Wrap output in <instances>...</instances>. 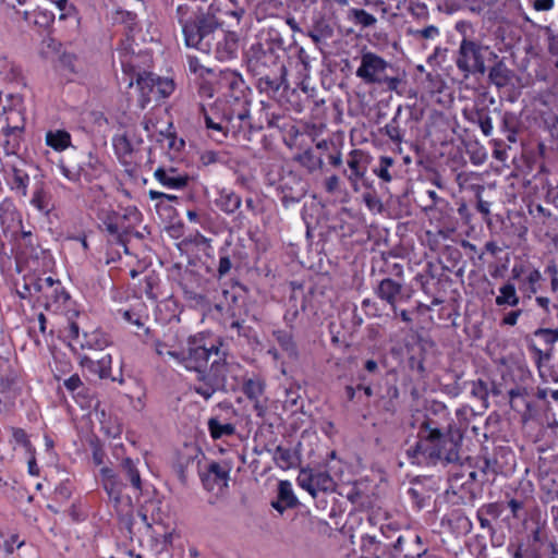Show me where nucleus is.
I'll use <instances>...</instances> for the list:
<instances>
[{
	"mask_svg": "<svg viewBox=\"0 0 558 558\" xmlns=\"http://www.w3.org/2000/svg\"><path fill=\"white\" fill-rule=\"evenodd\" d=\"M2 239L14 241L17 263L24 264L29 271L24 276V288L28 294L43 293L47 299H52V302H47V308L53 305H65L70 301V295L59 280L50 276H40L51 269L52 256L35 245L31 231L22 230L21 214L10 199H3L0 203V241Z\"/></svg>",
	"mask_w": 558,
	"mask_h": 558,
	"instance_id": "1",
	"label": "nucleus"
},
{
	"mask_svg": "<svg viewBox=\"0 0 558 558\" xmlns=\"http://www.w3.org/2000/svg\"><path fill=\"white\" fill-rule=\"evenodd\" d=\"M410 425L417 429V441L407 450L411 464L423 465L438 460L456 462L459 460L460 442L462 433L452 428L447 422L445 407L440 410H416Z\"/></svg>",
	"mask_w": 558,
	"mask_h": 558,
	"instance_id": "2",
	"label": "nucleus"
},
{
	"mask_svg": "<svg viewBox=\"0 0 558 558\" xmlns=\"http://www.w3.org/2000/svg\"><path fill=\"white\" fill-rule=\"evenodd\" d=\"M201 113L208 136L218 143L251 129L250 107L245 99L218 98L207 107L202 106Z\"/></svg>",
	"mask_w": 558,
	"mask_h": 558,
	"instance_id": "3",
	"label": "nucleus"
},
{
	"mask_svg": "<svg viewBox=\"0 0 558 558\" xmlns=\"http://www.w3.org/2000/svg\"><path fill=\"white\" fill-rule=\"evenodd\" d=\"M213 357L210 373L227 372L226 353L221 351L219 339L205 333H197L187 340L186 351L180 352L179 364L189 371L202 373Z\"/></svg>",
	"mask_w": 558,
	"mask_h": 558,
	"instance_id": "4",
	"label": "nucleus"
},
{
	"mask_svg": "<svg viewBox=\"0 0 558 558\" xmlns=\"http://www.w3.org/2000/svg\"><path fill=\"white\" fill-rule=\"evenodd\" d=\"M177 16L186 46L210 53L213 50V34L217 27L213 19L205 17L187 4H180L177 8Z\"/></svg>",
	"mask_w": 558,
	"mask_h": 558,
	"instance_id": "5",
	"label": "nucleus"
},
{
	"mask_svg": "<svg viewBox=\"0 0 558 558\" xmlns=\"http://www.w3.org/2000/svg\"><path fill=\"white\" fill-rule=\"evenodd\" d=\"M392 71V65L383 57L365 51L361 54L355 75L366 85L384 86L392 92L397 90L401 83L398 76L391 74Z\"/></svg>",
	"mask_w": 558,
	"mask_h": 558,
	"instance_id": "6",
	"label": "nucleus"
},
{
	"mask_svg": "<svg viewBox=\"0 0 558 558\" xmlns=\"http://www.w3.org/2000/svg\"><path fill=\"white\" fill-rule=\"evenodd\" d=\"M251 50L254 51V58L258 63L266 66H275L276 73L274 76L267 74L258 80V88L262 93H266L269 96L275 95L286 81L284 65L278 61V56L270 46L264 49L260 44H257L252 46Z\"/></svg>",
	"mask_w": 558,
	"mask_h": 558,
	"instance_id": "7",
	"label": "nucleus"
},
{
	"mask_svg": "<svg viewBox=\"0 0 558 558\" xmlns=\"http://www.w3.org/2000/svg\"><path fill=\"white\" fill-rule=\"evenodd\" d=\"M136 85L140 90L138 104L142 109L151 101L169 97L175 88L173 80L148 72L137 75Z\"/></svg>",
	"mask_w": 558,
	"mask_h": 558,
	"instance_id": "8",
	"label": "nucleus"
},
{
	"mask_svg": "<svg viewBox=\"0 0 558 558\" xmlns=\"http://www.w3.org/2000/svg\"><path fill=\"white\" fill-rule=\"evenodd\" d=\"M456 64L464 73V77H468L470 74H484L483 46L474 40L463 38L458 50Z\"/></svg>",
	"mask_w": 558,
	"mask_h": 558,
	"instance_id": "9",
	"label": "nucleus"
},
{
	"mask_svg": "<svg viewBox=\"0 0 558 558\" xmlns=\"http://www.w3.org/2000/svg\"><path fill=\"white\" fill-rule=\"evenodd\" d=\"M25 129L24 117L19 111H10L5 117L0 131V146L5 155H16L21 147L22 135Z\"/></svg>",
	"mask_w": 558,
	"mask_h": 558,
	"instance_id": "10",
	"label": "nucleus"
},
{
	"mask_svg": "<svg viewBox=\"0 0 558 558\" xmlns=\"http://www.w3.org/2000/svg\"><path fill=\"white\" fill-rule=\"evenodd\" d=\"M215 58L219 61H228L236 58L239 49V40L235 33L226 32L216 27L211 38Z\"/></svg>",
	"mask_w": 558,
	"mask_h": 558,
	"instance_id": "11",
	"label": "nucleus"
},
{
	"mask_svg": "<svg viewBox=\"0 0 558 558\" xmlns=\"http://www.w3.org/2000/svg\"><path fill=\"white\" fill-rule=\"evenodd\" d=\"M393 547L397 551L403 553L404 558H441L433 551L422 549L421 536L413 531L399 535Z\"/></svg>",
	"mask_w": 558,
	"mask_h": 558,
	"instance_id": "12",
	"label": "nucleus"
},
{
	"mask_svg": "<svg viewBox=\"0 0 558 558\" xmlns=\"http://www.w3.org/2000/svg\"><path fill=\"white\" fill-rule=\"evenodd\" d=\"M376 294L380 300L387 302L396 314L397 303L410 299V295H404L402 284L390 278H385L379 282Z\"/></svg>",
	"mask_w": 558,
	"mask_h": 558,
	"instance_id": "13",
	"label": "nucleus"
},
{
	"mask_svg": "<svg viewBox=\"0 0 558 558\" xmlns=\"http://www.w3.org/2000/svg\"><path fill=\"white\" fill-rule=\"evenodd\" d=\"M154 178L165 187L170 190H182L189 183V177L180 173L175 168L159 167L154 172Z\"/></svg>",
	"mask_w": 558,
	"mask_h": 558,
	"instance_id": "14",
	"label": "nucleus"
},
{
	"mask_svg": "<svg viewBox=\"0 0 558 558\" xmlns=\"http://www.w3.org/2000/svg\"><path fill=\"white\" fill-rule=\"evenodd\" d=\"M215 204L221 211L231 215L240 208L242 198L232 189L217 187Z\"/></svg>",
	"mask_w": 558,
	"mask_h": 558,
	"instance_id": "15",
	"label": "nucleus"
},
{
	"mask_svg": "<svg viewBox=\"0 0 558 558\" xmlns=\"http://www.w3.org/2000/svg\"><path fill=\"white\" fill-rule=\"evenodd\" d=\"M100 477L104 489L109 498L118 502L121 497L123 484L117 473L112 469L104 466L100 469Z\"/></svg>",
	"mask_w": 558,
	"mask_h": 558,
	"instance_id": "16",
	"label": "nucleus"
},
{
	"mask_svg": "<svg viewBox=\"0 0 558 558\" xmlns=\"http://www.w3.org/2000/svg\"><path fill=\"white\" fill-rule=\"evenodd\" d=\"M45 144L57 153L72 146V135L64 129H51L45 134Z\"/></svg>",
	"mask_w": 558,
	"mask_h": 558,
	"instance_id": "17",
	"label": "nucleus"
},
{
	"mask_svg": "<svg viewBox=\"0 0 558 558\" xmlns=\"http://www.w3.org/2000/svg\"><path fill=\"white\" fill-rule=\"evenodd\" d=\"M31 204L40 213L48 215L53 209L52 195L45 182H38L34 186Z\"/></svg>",
	"mask_w": 558,
	"mask_h": 558,
	"instance_id": "18",
	"label": "nucleus"
},
{
	"mask_svg": "<svg viewBox=\"0 0 558 558\" xmlns=\"http://www.w3.org/2000/svg\"><path fill=\"white\" fill-rule=\"evenodd\" d=\"M226 373L221 374L210 373L207 376L202 377V381L194 387L196 393L202 396L205 400H208L220 385L225 381Z\"/></svg>",
	"mask_w": 558,
	"mask_h": 558,
	"instance_id": "19",
	"label": "nucleus"
},
{
	"mask_svg": "<svg viewBox=\"0 0 558 558\" xmlns=\"http://www.w3.org/2000/svg\"><path fill=\"white\" fill-rule=\"evenodd\" d=\"M300 485L305 488L312 496H316L318 490H332L333 481L327 473L318 472L311 475L307 482L300 481Z\"/></svg>",
	"mask_w": 558,
	"mask_h": 558,
	"instance_id": "20",
	"label": "nucleus"
},
{
	"mask_svg": "<svg viewBox=\"0 0 558 558\" xmlns=\"http://www.w3.org/2000/svg\"><path fill=\"white\" fill-rule=\"evenodd\" d=\"M296 501L291 483L281 481L278 486V498L271 502V506L278 512L283 513L286 509L294 507Z\"/></svg>",
	"mask_w": 558,
	"mask_h": 558,
	"instance_id": "21",
	"label": "nucleus"
},
{
	"mask_svg": "<svg viewBox=\"0 0 558 558\" xmlns=\"http://www.w3.org/2000/svg\"><path fill=\"white\" fill-rule=\"evenodd\" d=\"M81 364L100 378H108L111 374L112 357L110 354H106L99 360L94 361L84 356Z\"/></svg>",
	"mask_w": 558,
	"mask_h": 558,
	"instance_id": "22",
	"label": "nucleus"
},
{
	"mask_svg": "<svg viewBox=\"0 0 558 558\" xmlns=\"http://www.w3.org/2000/svg\"><path fill=\"white\" fill-rule=\"evenodd\" d=\"M499 294L496 296L495 303L499 307H515L519 302L520 298L517 293L515 284L507 281L502 286L499 287Z\"/></svg>",
	"mask_w": 558,
	"mask_h": 558,
	"instance_id": "23",
	"label": "nucleus"
},
{
	"mask_svg": "<svg viewBox=\"0 0 558 558\" xmlns=\"http://www.w3.org/2000/svg\"><path fill=\"white\" fill-rule=\"evenodd\" d=\"M541 280L542 274L538 269H527L526 276L519 282V289L525 298L531 299L537 292Z\"/></svg>",
	"mask_w": 558,
	"mask_h": 558,
	"instance_id": "24",
	"label": "nucleus"
},
{
	"mask_svg": "<svg viewBox=\"0 0 558 558\" xmlns=\"http://www.w3.org/2000/svg\"><path fill=\"white\" fill-rule=\"evenodd\" d=\"M138 460H133L129 457L122 459L120 468L130 481L132 487L136 490H142V480L138 470Z\"/></svg>",
	"mask_w": 558,
	"mask_h": 558,
	"instance_id": "25",
	"label": "nucleus"
},
{
	"mask_svg": "<svg viewBox=\"0 0 558 558\" xmlns=\"http://www.w3.org/2000/svg\"><path fill=\"white\" fill-rule=\"evenodd\" d=\"M348 167L354 177H364L367 170V156L361 149H353L349 154Z\"/></svg>",
	"mask_w": 558,
	"mask_h": 558,
	"instance_id": "26",
	"label": "nucleus"
},
{
	"mask_svg": "<svg viewBox=\"0 0 558 558\" xmlns=\"http://www.w3.org/2000/svg\"><path fill=\"white\" fill-rule=\"evenodd\" d=\"M207 426L210 437L215 440L232 436L235 433V426L232 423L222 422L218 417H210Z\"/></svg>",
	"mask_w": 558,
	"mask_h": 558,
	"instance_id": "27",
	"label": "nucleus"
},
{
	"mask_svg": "<svg viewBox=\"0 0 558 558\" xmlns=\"http://www.w3.org/2000/svg\"><path fill=\"white\" fill-rule=\"evenodd\" d=\"M58 169L66 180L73 183H80L82 177H84L86 181L93 180L94 173H90L85 167L78 166L76 168H70L62 159L58 163Z\"/></svg>",
	"mask_w": 558,
	"mask_h": 558,
	"instance_id": "28",
	"label": "nucleus"
},
{
	"mask_svg": "<svg viewBox=\"0 0 558 558\" xmlns=\"http://www.w3.org/2000/svg\"><path fill=\"white\" fill-rule=\"evenodd\" d=\"M272 336L281 349L286 351L290 356H295L298 354L296 344L293 340L291 331L277 329L272 331Z\"/></svg>",
	"mask_w": 558,
	"mask_h": 558,
	"instance_id": "29",
	"label": "nucleus"
},
{
	"mask_svg": "<svg viewBox=\"0 0 558 558\" xmlns=\"http://www.w3.org/2000/svg\"><path fill=\"white\" fill-rule=\"evenodd\" d=\"M114 151L120 160L128 162V158L133 151V146L125 134H118L112 138Z\"/></svg>",
	"mask_w": 558,
	"mask_h": 558,
	"instance_id": "30",
	"label": "nucleus"
},
{
	"mask_svg": "<svg viewBox=\"0 0 558 558\" xmlns=\"http://www.w3.org/2000/svg\"><path fill=\"white\" fill-rule=\"evenodd\" d=\"M274 459L276 464L282 470L291 469L296 464V458L292 450L281 446L276 448Z\"/></svg>",
	"mask_w": 558,
	"mask_h": 558,
	"instance_id": "31",
	"label": "nucleus"
},
{
	"mask_svg": "<svg viewBox=\"0 0 558 558\" xmlns=\"http://www.w3.org/2000/svg\"><path fill=\"white\" fill-rule=\"evenodd\" d=\"M230 469L221 463L213 462L208 466V477L218 485L226 486L229 480Z\"/></svg>",
	"mask_w": 558,
	"mask_h": 558,
	"instance_id": "32",
	"label": "nucleus"
},
{
	"mask_svg": "<svg viewBox=\"0 0 558 558\" xmlns=\"http://www.w3.org/2000/svg\"><path fill=\"white\" fill-rule=\"evenodd\" d=\"M80 345L82 348L93 349V350H102L108 345L107 338L100 332H93L90 335H84V341H80Z\"/></svg>",
	"mask_w": 558,
	"mask_h": 558,
	"instance_id": "33",
	"label": "nucleus"
},
{
	"mask_svg": "<svg viewBox=\"0 0 558 558\" xmlns=\"http://www.w3.org/2000/svg\"><path fill=\"white\" fill-rule=\"evenodd\" d=\"M12 184L13 190L20 192L22 196H26L29 184V175L25 171L14 168Z\"/></svg>",
	"mask_w": 558,
	"mask_h": 558,
	"instance_id": "34",
	"label": "nucleus"
},
{
	"mask_svg": "<svg viewBox=\"0 0 558 558\" xmlns=\"http://www.w3.org/2000/svg\"><path fill=\"white\" fill-rule=\"evenodd\" d=\"M264 383L259 379H247L243 385V392L250 399H258L264 393Z\"/></svg>",
	"mask_w": 558,
	"mask_h": 558,
	"instance_id": "35",
	"label": "nucleus"
},
{
	"mask_svg": "<svg viewBox=\"0 0 558 558\" xmlns=\"http://www.w3.org/2000/svg\"><path fill=\"white\" fill-rule=\"evenodd\" d=\"M395 160L389 156H381L379 158V165L376 169H374V173L384 182H390L392 177L389 172V169L393 166Z\"/></svg>",
	"mask_w": 558,
	"mask_h": 558,
	"instance_id": "36",
	"label": "nucleus"
},
{
	"mask_svg": "<svg viewBox=\"0 0 558 558\" xmlns=\"http://www.w3.org/2000/svg\"><path fill=\"white\" fill-rule=\"evenodd\" d=\"M384 133L387 135L393 143L402 142V131L399 126V122L397 117L392 118L389 123H387L384 128Z\"/></svg>",
	"mask_w": 558,
	"mask_h": 558,
	"instance_id": "37",
	"label": "nucleus"
},
{
	"mask_svg": "<svg viewBox=\"0 0 558 558\" xmlns=\"http://www.w3.org/2000/svg\"><path fill=\"white\" fill-rule=\"evenodd\" d=\"M352 15H353L354 22L356 24L362 25L363 27L373 26L377 22L376 17L373 14L368 13L367 11H365L363 9H353Z\"/></svg>",
	"mask_w": 558,
	"mask_h": 558,
	"instance_id": "38",
	"label": "nucleus"
},
{
	"mask_svg": "<svg viewBox=\"0 0 558 558\" xmlns=\"http://www.w3.org/2000/svg\"><path fill=\"white\" fill-rule=\"evenodd\" d=\"M535 337L544 344L550 347L558 341V328H541L535 331Z\"/></svg>",
	"mask_w": 558,
	"mask_h": 558,
	"instance_id": "39",
	"label": "nucleus"
},
{
	"mask_svg": "<svg viewBox=\"0 0 558 558\" xmlns=\"http://www.w3.org/2000/svg\"><path fill=\"white\" fill-rule=\"evenodd\" d=\"M489 78L493 84L498 87H504L508 83L507 71L500 66H495L489 72Z\"/></svg>",
	"mask_w": 558,
	"mask_h": 558,
	"instance_id": "40",
	"label": "nucleus"
},
{
	"mask_svg": "<svg viewBox=\"0 0 558 558\" xmlns=\"http://www.w3.org/2000/svg\"><path fill=\"white\" fill-rule=\"evenodd\" d=\"M155 349H156V353L159 356H161V357L168 356V357L177 361L178 363L180 362V352L181 351L172 350L168 347V344H166L161 341H156Z\"/></svg>",
	"mask_w": 558,
	"mask_h": 558,
	"instance_id": "41",
	"label": "nucleus"
},
{
	"mask_svg": "<svg viewBox=\"0 0 558 558\" xmlns=\"http://www.w3.org/2000/svg\"><path fill=\"white\" fill-rule=\"evenodd\" d=\"M504 512V506L499 502H490L481 507V514H487L490 519H498Z\"/></svg>",
	"mask_w": 558,
	"mask_h": 558,
	"instance_id": "42",
	"label": "nucleus"
},
{
	"mask_svg": "<svg viewBox=\"0 0 558 558\" xmlns=\"http://www.w3.org/2000/svg\"><path fill=\"white\" fill-rule=\"evenodd\" d=\"M80 167H85L93 174V179L99 174L101 171V165L97 157L92 154L88 155L87 159L80 165Z\"/></svg>",
	"mask_w": 558,
	"mask_h": 558,
	"instance_id": "43",
	"label": "nucleus"
},
{
	"mask_svg": "<svg viewBox=\"0 0 558 558\" xmlns=\"http://www.w3.org/2000/svg\"><path fill=\"white\" fill-rule=\"evenodd\" d=\"M477 124L485 136L493 133V120L487 113H478Z\"/></svg>",
	"mask_w": 558,
	"mask_h": 558,
	"instance_id": "44",
	"label": "nucleus"
},
{
	"mask_svg": "<svg viewBox=\"0 0 558 558\" xmlns=\"http://www.w3.org/2000/svg\"><path fill=\"white\" fill-rule=\"evenodd\" d=\"M12 436L15 442L24 446L28 451L34 450V448L31 445V441L27 437V434L22 428H13Z\"/></svg>",
	"mask_w": 558,
	"mask_h": 558,
	"instance_id": "45",
	"label": "nucleus"
},
{
	"mask_svg": "<svg viewBox=\"0 0 558 558\" xmlns=\"http://www.w3.org/2000/svg\"><path fill=\"white\" fill-rule=\"evenodd\" d=\"M325 191L329 194H336L340 191V179L338 175L332 174L325 179Z\"/></svg>",
	"mask_w": 558,
	"mask_h": 558,
	"instance_id": "46",
	"label": "nucleus"
},
{
	"mask_svg": "<svg viewBox=\"0 0 558 558\" xmlns=\"http://www.w3.org/2000/svg\"><path fill=\"white\" fill-rule=\"evenodd\" d=\"M199 161L203 166L207 167L220 161V156L217 151L205 150L201 154Z\"/></svg>",
	"mask_w": 558,
	"mask_h": 558,
	"instance_id": "47",
	"label": "nucleus"
},
{
	"mask_svg": "<svg viewBox=\"0 0 558 558\" xmlns=\"http://www.w3.org/2000/svg\"><path fill=\"white\" fill-rule=\"evenodd\" d=\"M415 36L425 38V39H435L436 37L439 36V29H438V27H436L434 25H428L423 29H417L415 32Z\"/></svg>",
	"mask_w": 558,
	"mask_h": 558,
	"instance_id": "48",
	"label": "nucleus"
},
{
	"mask_svg": "<svg viewBox=\"0 0 558 558\" xmlns=\"http://www.w3.org/2000/svg\"><path fill=\"white\" fill-rule=\"evenodd\" d=\"M522 315V310L518 308L511 312H508L501 320L502 325L506 326H514L518 323L519 317Z\"/></svg>",
	"mask_w": 558,
	"mask_h": 558,
	"instance_id": "49",
	"label": "nucleus"
},
{
	"mask_svg": "<svg viewBox=\"0 0 558 558\" xmlns=\"http://www.w3.org/2000/svg\"><path fill=\"white\" fill-rule=\"evenodd\" d=\"M83 386V383L77 374L72 375L64 380V387L70 391L74 392Z\"/></svg>",
	"mask_w": 558,
	"mask_h": 558,
	"instance_id": "50",
	"label": "nucleus"
},
{
	"mask_svg": "<svg viewBox=\"0 0 558 558\" xmlns=\"http://www.w3.org/2000/svg\"><path fill=\"white\" fill-rule=\"evenodd\" d=\"M14 544H16L17 548H21L24 545V541H19L17 534L11 535L10 538L4 542V549H5L7 554H9V555L13 554V551H14L13 545Z\"/></svg>",
	"mask_w": 558,
	"mask_h": 558,
	"instance_id": "51",
	"label": "nucleus"
},
{
	"mask_svg": "<svg viewBox=\"0 0 558 558\" xmlns=\"http://www.w3.org/2000/svg\"><path fill=\"white\" fill-rule=\"evenodd\" d=\"M532 7L536 11H549L554 8V0H533Z\"/></svg>",
	"mask_w": 558,
	"mask_h": 558,
	"instance_id": "52",
	"label": "nucleus"
},
{
	"mask_svg": "<svg viewBox=\"0 0 558 558\" xmlns=\"http://www.w3.org/2000/svg\"><path fill=\"white\" fill-rule=\"evenodd\" d=\"M231 269V260L228 256H221L219 259L218 274L219 277H223Z\"/></svg>",
	"mask_w": 558,
	"mask_h": 558,
	"instance_id": "53",
	"label": "nucleus"
},
{
	"mask_svg": "<svg viewBox=\"0 0 558 558\" xmlns=\"http://www.w3.org/2000/svg\"><path fill=\"white\" fill-rule=\"evenodd\" d=\"M508 507L511 510L513 518L519 519L521 517V511L523 510V502L518 499H511L508 502Z\"/></svg>",
	"mask_w": 558,
	"mask_h": 558,
	"instance_id": "54",
	"label": "nucleus"
},
{
	"mask_svg": "<svg viewBox=\"0 0 558 558\" xmlns=\"http://www.w3.org/2000/svg\"><path fill=\"white\" fill-rule=\"evenodd\" d=\"M189 70L195 74H202L204 66L201 64L199 60L196 57L190 56L187 58Z\"/></svg>",
	"mask_w": 558,
	"mask_h": 558,
	"instance_id": "55",
	"label": "nucleus"
},
{
	"mask_svg": "<svg viewBox=\"0 0 558 558\" xmlns=\"http://www.w3.org/2000/svg\"><path fill=\"white\" fill-rule=\"evenodd\" d=\"M29 453H31V458H29L28 463H27L28 464V473L32 476H38L39 475V468L37 465L36 458H35V449L31 450Z\"/></svg>",
	"mask_w": 558,
	"mask_h": 558,
	"instance_id": "56",
	"label": "nucleus"
},
{
	"mask_svg": "<svg viewBox=\"0 0 558 558\" xmlns=\"http://www.w3.org/2000/svg\"><path fill=\"white\" fill-rule=\"evenodd\" d=\"M254 401V411L258 417H264L267 412V405L265 401H262L260 398L253 399Z\"/></svg>",
	"mask_w": 558,
	"mask_h": 558,
	"instance_id": "57",
	"label": "nucleus"
},
{
	"mask_svg": "<svg viewBox=\"0 0 558 558\" xmlns=\"http://www.w3.org/2000/svg\"><path fill=\"white\" fill-rule=\"evenodd\" d=\"M123 319L130 324H133L135 326H142L141 318L138 316H135V314L131 311H124L122 313Z\"/></svg>",
	"mask_w": 558,
	"mask_h": 558,
	"instance_id": "58",
	"label": "nucleus"
},
{
	"mask_svg": "<svg viewBox=\"0 0 558 558\" xmlns=\"http://www.w3.org/2000/svg\"><path fill=\"white\" fill-rule=\"evenodd\" d=\"M531 269L530 267L524 266H513L512 268V278L521 281V279L526 276V270Z\"/></svg>",
	"mask_w": 558,
	"mask_h": 558,
	"instance_id": "59",
	"label": "nucleus"
},
{
	"mask_svg": "<svg viewBox=\"0 0 558 558\" xmlns=\"http://www.w3.org/2000/svg\"><path fill=\"white\" fill-rule=\"evenodd\" d=\"M535 302L536 304L543 308V311L546 313V314H549L550 313V308H549V305H550V300L546 296H536L535 299Z\"/></svg>",
	"mask_w": 558,
	"mask_h": 558,
	"instance_id": "60",
	"label": "nucleus"
},
{
	"mask_svg": "<svg viewBox=\"0 0 558 558\" xmlns=\"http://www.w3.org/2000/svg\"><path fill=\"white\" fill-rule=\"evenodd\" d=\"M363 201L368 208H374L378 204V199L374 193H365Z\"/></svg>",
	"mask_w": 558,
	"mask_h": 558,
	"instance_id": "61",
	"label": "nucleus"
},
{
	"mask_svg": "<svg viewBox=\"0 0 558 558\" xmlns=\"http://www.w3.org/2000/svg\"><path fill=\"white\" fill-rule=\"evenodd\" d=\"M364 369L369 374H376L379 371L378 363L375 360H367L364 363Z\"/></svg>",
	"mask_w": 558,
	"mask_h": 558,
	"instance_id": "62",
	"label": "nucleus"
},
{
	"mask_svg": "<svg viewBox=\"0 0 558 558\" xmlns=\"http://www.w3.org/2000/svg\"><path fill=\"white\" fill-rule=\"evenodd\" d=\"M69 333L73 340H77V342L80 343V327L76 323L70 324Z\"/></svg>",
	"mask_w": 558,
	"mask_h": 558,
	"instance_id": "63",
	"label": "nucleus"
},
{
	"mask_svg": "<svg viewBox=\"0 0 558 558\" xmlns=\"http://www.w3.org/2000/svg\"><path fill=\"white\" fill-rule=\"evenodd\" d=\"M105 452L101 449H95L93 451V461L96 465L104 463Z\"/></svg>",
	"mask_w": 558,
	"mask_h": 558,
	"instance_id": "64",
	"label": "nucleus"
}]
</instances>
